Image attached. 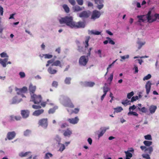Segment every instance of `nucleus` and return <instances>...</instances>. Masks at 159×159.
Masks as SVG:
<instances>
[{
    "instance_id": "nucleus-35",
    "label": "nucleus",
    "mask_w": 159,
    "mask_h": 159,
    "mask_svg": "<svg viewBox=\"0 0 159 159\" xmlns=\"http://www.w3.org/2000/svg\"><path fill=\"white\" fill-rule=\"evenodd\" d=\"M53 156L52 154L49 152H48L45 154L44 159H49L50 157H52Z\"/></svg>"
},
{
    "instance_id": "nucleus-64",
    "label": "nucleus",
    "mask_w": 159,
    "mask_h": 159,
    "mask_svg": "<svg viewBox=\"0 0 159 159\" xmlns=\"http://www.w3.org/2000/svg\"><path fill=\"white\" fill-rule=\"evenodd\" d=\"M83 47L81 46H78L77 50L80 52H82L83 51Z\"/></svg>"
},
{
    "instance_id": "nucleus-30",
    "label": "nucleus",
    "mask_w": 159,
    "mask_h": 159,
    "mask_svg": "<svg viewBox=\"0 0 159 159\" xmlns=\"http://www.w3.org/2000/svg\"><path fill=\"white\" fill-rule=\"evenodd\" d=\"M137 43L139 45L138 48L139 49L141 48L143 45H144L145 44V42H142L140 41H138Z\"/></svg>"
},
{
    "instance_id": "nucleus-23",
    "label": "nucleus",
    "mask_w": 159,
    "mask_h": 159,
    "mask_svg": "<svg viewBox=\"0 0 159 159\" xmlns=\"http://www.w3.org/2000/svg\"><path fill=\"white\" fill-rule=\"evenodd\" d=\"M48 71L49 73L51 74H54L56 73L57 72L56 70L53 69L51 67H49Z\"/></svg>"
},
{
    "instance_id": "nucleus-20",
    "label": "nucleus",
    "mask_w": 159,
    "mask_h": 159,
    "mask_svg": "<svg viewBox=\"0 0 159 159\" xmlns=\"http://www.w3.org/2000/svg\"><path fill=\"white\" fill-rule=\"evenodd\" d=\"M44 111V110L42 109L36 110L33 113V115L34 116H38L43 113Z\"/></svg>"
},
{
    "instance_id": "nucleus-47",
    "label": "nucleus",
    "mask_w": 159,
    "mask_h": 159,
    "mask_svg": "<svg viewBox=\"0 0 159 159\" xmlns=\"http://www.w3.org/2000/svg\"><path fill=\"white\" fill-rule=\"evenodd\" d=\"M145 139L146 140H152V138L151 137V136L150 134H148L144 136Z\"/></svg>"
},
{
    "instance_id": "nucleus-40",
    "label": "nucleus",
    "mask_w": 159,
    "mask_h": 159,
    "mask_svg": "<svg viewBox=\"0 0 159 159\" xmlns=\"http://www.w3.org/2000/svg\"><path fill=\"white\" fill-rule=\"evenodd\" d=\"M71 78L70 77H66L65 80V83L66 84H69L70 83Z\"/></svg>"
},
{
    "instance_id": "nucleus-61",
    "label": "nucleus",
    "mask_w": 159,
    "mask_h": 159,
    "mask_svg": "<svg viewBox=\"0 0 159 159\" xmlns=\"http://www.w3.org/2000/svg\"><path fill=\"white\" fill-rule=\"evenodd\" d=\"M113 73H112L111 74L110 77L108 78V80H110V82H111L113 79Z\"/></svg>"
},
{
    "instance_id": "nucleus-36",
    "label": "nucleus",
    "mask_w": 159,
    "mask_h": 159,
    "mask_svg": "<svg viewBox=\"0 0 159 159\" xmlns=\"http://www.w3.org/2000/svg\"><path fill=\"white\" fill-rule=\"evenodd\" d=\"M144 144L147 146H150L152 144V142L150 141L145 140L143 142Z\"/></svg>"
},
{
    "instance_id": "nucleus-34",
    "label": "nucleus",
    "mask_w": 159,
    "mask_h": 159,
    "mask_svg": "<svg viewBox=\"0 0 159 159\" xmlns=\"http://www.w3.org/2000/svg\"><path fill=\"white\" fill-rule=\"evenodd\" d=\"M83 9L82 7H80L78 6H76L74 7V11H79L83 10Z\"/></svg>"
},
{
    "instance_id": "nucleus-62",
    "label": "nucleus",
    "mask_w": 159,
    "mask_h": 159,
    "mask_svg": "<svg viewBox=\"0 0 159 159\" xmlns=\"http://www.w3.org/2000/svg\"><path fill=\"white\" fill-rule=\"evenodd\" d=\"M121 58L122 60H125V59H128L129 57V56L128 55L124 56H121L120 57Z\"/></svg>"
},
{
    "instance_id": "nucleus-19",
    "label": "nucleus",
    "mask_w": 159,
    "mask_h": 159,
    "mask_svg": "<svg viewBox=\"0 0 159 159\" xmlns=\"http://www.w3.org/2000/svg\"><path fill=\"white\" fill-rule=\"evenodd\" d=\"M157 109L156 106L152 105H151L149 107V110L150 113L152 114H153L155 113Z\"/></svg>"
},
{
    "instance_id": "nucleus-18",
    "label": "nucleus",
    "mask_w": 159,
    "mask_h": 159,
    "mask_svg": "<svg viewBox=\"0 0 159 159\" xmlns=\"http://www.w3.org/2000/svg\"><path fill=\"white\" fill-rule=\"evenodd\" d=\"M109 129V128L103 127L101 128L100 129L101 131L98 134V138H99L101 137L104 134L106 130Z\"/></svg>"
},
{
    "instance_id": "nucleus-11",
    "label": "nucleus",
    "mask_w": 159,
    "mask_h": 159,
    "mask_svg": "<svg viewBox=\"0 0 159 159\" xmlns=\"http://www.w3.org/2000/svg\"><path fill=\"white\" fill-rule=\"evenodd\" d=\"M16 135V133L15 131L8 132L7 135V138L9 140L13 139Z\"/></svg>"
},
{
    "instance_id": "nucleus-57",
    "label": "nucleus",
    "mask_w": 159,
    "mask_h": 159,
    "mask_svg": "<svg viewBox=\"0 0 159 159\" xmlns=\"http://www.w3.org/2000/svg\"><path fill=\"white\" fill-rule=\"evenodd\" d=\"M15 120L18 121L21 119V117L20 116H15Z\"/></svg>"
},
{
    "instance_id": "nucleus-5",
    "label": "nucleus",
    "mask_w": 159,
    "mask_h": 159,
    "mask_svg": "<svg viewBox=\"0 0 159 159\" xmlns=\"http://www.w3.org/2000/svg\"><path fill=\"white\" fill-rule=\"evenodd\" d=\"M151 11H149L147 15H143V16H145V18L148 20V22L149 23H152L156 21L155 18H152V16H151Z\"/></svg>"
},
{
    "instance_id": "nucleus-7",
    "label": "nucleus",
    "mask_w": 159,
    "mask_h": 159,
    "mask_svg": "<svg viewBox=\"0 0 159 159\" xmlns=\"http://www.w3.org/2000/svg\"><path fill=\"white\" fill-rule=\"evenodd\" d=\"M64 105L65 107L71 108H73L74 107L73 104L69 98H67L65 99Z\"/></svg>"
},
{
    "instance_id": "nucleus-9",
    "label": "nucleus",
    "mask_w": 159,
    "mask_h": 159,
    "mask_svg": "<svg viewBox=\"0 0 159 159\" xmlns=\"http://www.w3.org/2000/svg\"><path fill=\"white\" fill-rule=\"evenodd\" d=\"M16 90L17 91V94H20L25 93L27 91V88L26 87L24 86L21 89L16 88Z\"/></svg>"
},
{
    "instance_id": "nucleus-39",
    "label": "nucleus",
    "mask_w": 159,
    "mask_h": 159,
    "mask_svg": "<svg viewBox=\"0 0 159 159\" xmlns=\"http://www.w3.org/2000/svg\"><path fill=\"white\" fill-rule=\"evenodd\" d=\"M43 56L45 59H50L53 57L52 55L50 54H43Z\"/></svg>"
},
{
    "instance_id": "nucleus-54",
    "label": "nucleus",
    "mask_w": 159,
    "mask_h": 159,
    "mask_svg": "<svg viewBox=\"0 0 159 159\" xmlns=\"http://www.w3.org/2000/svg\"><path fill=\"white\" fill-rule=\"evenodd\" d=\"M19 74L20 75V77L22 78H24L25 76V73L23 72H20Z\"/></svg>"
},
{
    "instance_id": "nucleus-52",
    "label": "nucleus",
    "mask_w": 159,
    "mask_h": 159,
    "mask_svg": "<svg viewBox=\"0 0 159 159\" xmlns=\"http://www.w3.org/2000/svg\"><path fill=\"white\" fill-rule=\"evenodd\" d=\"M65 147L64 144H61V146L59 149V151L62 152L65 149Z\"/></svg>"
},
{
    "instance_id": "nucleus-59",
    "label": "nucleus",
    "mask_w": 159,
    "mask_h": 159,
    "mask_svg": "<svg viewBox=\"0 0 159 159\" xmlns=\"http://www.w3.org/2000/svg\"><path fill=\"white\" fill-rule=\"evenodd\" d=\"M76 1L78 4L80 5H82L83 4V0H76Z\"/></svg>"
},
{
    "instance_id": "nucleus-46",
    "label": "nucleus",
    "mask_w": 159,
    "mask_h": 159,
    "mask_svg": "<svg viewBox=\"0 0 159 159\" xmlns=\"http://www.w3.org/2000/svg\"><path fill=\"white\" fill-rule=\"evenodd\" d=\"M128 115H133L134 116H138V114H137L136 112H134L132 111H129L128 114Z\"/></svg>"
},
{
    "instance_id": "nucleus-26",
    "label": "nucleus",
    "mask_w": 159,
    "mask_h": 159,
    "mask_svg": "<svg viewBox=\"0 0 159 159\" xmlns=\"http://www.w3.org/2000/svg\"><path fill=\"white\" fill-rule=\"evenodd\" d=\"M95 84L94 82H86L85 83V85L86 86L89 87H92Z\"/></svg>"
},
{
    "instance_id": "nucleus-63",
    "label": "nucleus",
    "mask_w": 159,
    "mask_h": 159,
    "mask_svg": "<svg viewBox=\"0 0 159 159\" xmlns=\"http://www.w3.org/2000/svg\"><path fill=\"white\" fill-rule=\"evenodd\" d=\"M15 116L12 115L10 116L9 120L10 121H14L15 120Z\"/></svg>"
},
{
    "instance_id": "nucleus-53",
    "label": "nucleus",
    "mask_w": 159,
    "mask_h": 159,
    "mask_svg": "<svg viewBox=\"0 0 159 159\" xmlns=\"http://www.w3.org/2000/svg\"><path fill=\"white\" fill-rule=\"evenodd\" d=\"M68 126V125L66 123H64L62 124L61 126V128L62 129H64L66 127Z\"/></svg>"
},
{
    "instance_id": "nucleus-37",
    "label": "nucleus",
    "mask_w": 159,
    "mask_h": 159,
    "mask_svg": "<svg viewBox=\"0 0 159 159\" xmlns=\"http://www.w3.org/2000/svg\"><path fill=\"white\" fill-rule=\"evenodd\" d=\"M63 7L66 13L69 12L70 11V9L68 6L66 4H64L63 5Z\"/></svg>"
},
{
    "instance_id": "nucleus-42",
    "label": "nucleus",
    "mask_w": 159,
    "mask_h": 159,
    "mask_svg": "<svg viewBox=\"0 0 159 159\" xmlns=\"http://www.w3.org/2000/svg\"><path fill=\"white\" fill-rule=\"evenodd\" d=\"M125 154L126 157H128L131 158L132 157V154L129 152V151H125Z\"/></svg>"
},
{
    "instance_id": "nucleus-58",
    "label": "nucleus",
    "mask_w": 159,
    "mask_h": 159,
    "mask_svg": "<svg viewBox=\"0 0 159 159\" xmlns=\"http://www.w3.org/2000/svg\"><path fill=\"white\" fill-rule=\"evenodd\" d=\"M136 108V106H135L134 105H133L132 106H130L129 108V111H131V110H134Z\"/></svg>"
},
{
    "instance_id": "nucleus-6",
    "label": "nucleus",
    "mask_w": 159,
    "mask_h": 159,
    "mask_svg": "<svg viewBox=\"0 0 159 159\" xmlns=\"http://www.w3.org/2000/svg\"><path fill=\"white\" fill-rule=\"evenodd\" d=\"M90 14L91 12L89 11H84L79 14V16L81 18H87L89 17Z\"/></svg>"
},
{
    "instance_id": "nucleus-41",
    "label": "nucleus",
    "mask_w": 159,
    "mask_h": 159,
    "mask_svg": "<svg viewBox=\"0 0 159 159\" xmlns=\"http://www.w3.org/2000/svg\"><path fill=\"white\" fill-rule=\"evenodd\" d=\"M148 151V153L151 154L152 152L153 151V148L152 147H150L148 148H147L145 150V152H146V151Z\"/></svg>"
},
{
    "instance_id": "nucleus-12",
    "label": "nucleus",
    "mask_w": 159,
    "mask_h": 159,
    "mask_svg": "<svg viewBox=\"0 0 159 159\" xmlns=\"http://www.w3.org/2000/svg\"><path fill=\"white\" fill-rule=\"evenodd\" d=\"M79 120L78 116L75 117L74 118H69L68 119L67 121L71 124L75 125L78 123Z\"/></svg>"
},
{
    "instance_id": "nucleus-48",
    "label": "nucleus",
    "mask_w": 159,
    "mask_h": 159,
    "mask_svg": "<svg viewBox=\"0 0 159 159\" xmlns=\"http://www.w3.org/2000/svg\"><path fill=\"white\" fill-rule=\"evenodd\" d=\"M142 156L146 159H151L149 155L148 154H143L142 155Z\"/></svg>"
},
{
    "instance_id": "nucleus-60",
    "label": "nucleus",
    "mask_w": 159,
    "mask_h": 159,
    "mask_svg": "<svg viewBox=\"0 0 159 159\" xmlns=\"http://www.w3.org/2000/svg\"><path fill=\"white\" fill-rule=\"evenodd\" d=\"M68 1L70 4L73 6H74L76 2L75 0H68Z\"/></svg>"
},
{
    "instance_id": "nucleus-16",
    "label": "nucleus",
    "mask_w": 159,
    "mask_h": 159,
    "mask_svg": "<svg viewBox=\"0 0 159 159\" xmlns=\"http://www.w3.org/2000/svg\"><path fill=\"white\" fill-rule=\"evenodd\" d=\"M151 84H152L150 81H148L146 84L145 88L146 89V93L147 95H148L150 92Z\"/></svg>"
},
{
    "instance_id": "nucleus-10",
    "label": "nucleus",
    "mask_w": 159,
    "mask_h": 159,
    "mask_svg": "<svg viewBox=\"0 0 159 159\" xmlns=\"http://www.w3.org/2000/svg\"><path fill=\"white\" fill-rule=\"evenodd\" d=\"M94 1L95 4H98L97 7L100 10L103 7L104 0H94Z\"/></svg>"
},
{
    "instance_id": "nucleus-38",
    "label": "nucleus",
    "mask_w": 159,
    "mask_h": 159,
    "mask_svg": "<svg viewBox=\"0 0 159 159\" xmlns=\"http://www.w3.org/2000/svg\"><path fill=\"white\" fill-rule=\"evenodd\" d=\"M138 109L140 111H141L143 113H146L147 111V109L144 107H143L142 108L139 107H138Z\"/></svg>"
},
{
    "instance_id": "nucleus-25",
    "label": "nucleus",
    "mask_w": 159,
    "mask_h": 159,
    "mask_svg": "<svg viewBox=\"0 0 159 159\" xmlns=\"http://www.w3.org/2000/svg\"><path fill=\"white\" fill-rule=\"evenodd\" d=\"M101 32L97 30H91L90 31L89 34L94 35H98L101 34Z\"/></svg>"
},
{
    "instance_id": "nucleus-14",
    "label": "nucleus",
    "mask_w": 159,
    "mask_h": 159,
    "mask_svg": "<svg viewBox=\"0 0 159 159\" xmlns=\"http://www.w3.org/2000/svg\"><path fill=\"white\" fill-rule=\"evenodd\" d=\"M30 111L28 110H22L21 111V114L24 118H27L29 115Z\"/></svg>"
},
{
    "instance_id": "nucleus-45",
    "label": "nucleus",
    "mask_w": 159,
    "mask_h": 159,
    "mask_svg": "<svg viewBox=\"0 0 159 159\" xmlns=\"http://www.w3.org/2000/svg\"><path fill=\"white\" fill-rule=\"evenodd\" d=\"M106 39L109 41V43L112 45L115 44V42L113 40H112L110 38L107 37Z\"/></svg>"
},
{
    "instance_id": "nucleus-28",
    "label": "nucleus",
    "mask_w": 159,
    "mask_h": 159,
    "mask_svg": "<svg viewBox=\"0 0 159 159\" xmlns=\"http://www.w3.org/2000/svg\"><path fill=\"white\" fill-rule=\"evenodd\" d=\"M137 17L139 19V22H140V21H142V22H144L146 20V19L145 18V16H143V15L138 16Z\"/></svg>"
},
{
    "instance_id": "nucleus-32",
    "label": "nucleus",
    "mask_w": 159,
    "mask_h": 159,
    "mask_svg": "<svg viewBox=\"0 0 159 159\" xmlns=\"http://www.w3.org/2000/svg\"><path fill=\"white\" fill-rule=\"evenodd\" d=\"M31 153L30 152H26L25 153L21 152L19 154V156L21 157H25L29 153Z\"/></svg>"
},
{
    "instance_id": "nucleus-49",
    "label": "nucleus",
    "mask_w": 159,
    "mask_h": 159,
    "mask_svg": "<svg viewBox=\"0 0 159 159\" xmlns=\"http://www.w3.org/2000/svg\"><path fill=\"white\" fill-rule=\"evenodd\" d=\"M0 56L2 57H6V58H8V56L7 55L6 53L3 52L0 54Z\"/></svg>"
},
{
    "instance_id": "nucleus-4",
    "label": "nucleus",
    "mask_w": 159,
    "mask_h": 159,
    "mask_svg": "<svg viewBox=\"0 0 159 159\" xmlns=\"http://www.w3.org/2000/svg\"><path fill=\"white\" fill-rule=\"evenodd\" d=\"M38 124L39 126L45 129L48 125V120L47 118H42L39 120Z\"/></svg>"
},
{
    "instance_id": "nucleus-1",
    "label": "nucleus",
    "mask_w": 159,
    "mask_h": 159,
    "mask_svg": "<svg viewBox=\"0 0 159 159\" xmlns=\"http://www.w3.org/2000/svg\"><path fill=\"white\" fill-rule=\"evenodd\" d=\"M61 24H65L71 28H84L85 24L82 21L76 22L74 21L73 17L71 16H66L61 18L59 20Z\"/></svg>"
},
{
    "instance_id": "nucleus-8",
    "label": "nucleus",
    "mask_w": 159,
    "mask_h": 159,
    "mask_svg": "<svg viewBox=\"0 0 159 159\" xmlns=\"http://www.w3.org/2000/svg\"><path fill=\"white\" fill-rule=\"evenodd\" d=\"M101 15V14L100 11L96 10H94L93 11L91 18L93 20H95L99 18Z\"/></svg>"
},
{
    "instance_id": "nucleus-56",
    "label": "nucleus",
    "mask_w": 159,
    "mask_h": 159,
    "mask_svg": "<svg viewBox=\"0 0 159 159\" xmlns=\"http://www.w3.org/2000/svg\"><path fill=\"white\" fill-rule=\"evenodd\" d=\"M33 108L34 109H39L41 108V107L40 106H37L36 105H33L32 106Z\"/></svg>"
},
{
    "instance_id": "nucleus-27",
    "label": "nucleus",
    "mask_w": 159,
    "mask_h": 159,
    "mask_svg": "<svg viewBox=\"0 0 159 159\" xmlns=\"http://www.w3.org/2000/svg\"><path fill=\"white\" fill-rule=\"evenodd\" d=\"M67 111L68 112H70V114L73 113L77 114L79 111V109L78 108H75L74 110H71L70 111H69L68 110H67Z\"/></svg>"
},
{
    "instance_id": "nucleus-13",
    "label": "nucleus",
    "mask_w": 159,
    "mask_h": 159,
    "mask_svg": "<svg viewBox=\"0 0 159 159\" xmlns=\"http://www.w3.org/2000/svg\"><path fill=\"white\" fill-rule=\"evenodd\" d=\"M29 89L30 94L31 96L33 94H34V93L36 89V86L33 85L32 84H30L29 86Z\"/></svg>"
},
{
    "instance_id": "nucleus-17",
    "label": "nucleus",
    "mask_w": 159,
    "mask_h": 159,
    "mask_svg": "<svg viewBox=\"0 0 159 159\" xmlns=\"http://www.w3.org/2000/svg\"><path fill=\"white\" fill-rule=\"evenodd\" d=\"M85 41L83 42V43L84 44L85 48H87L89 46V42L90 39L89 36H87L85 37Z\"/></svg>"
},
{
    "instance_id": "nucleus-43",
    "label": "nucleus",
    "mask_w": 159,
    "mask_h": 159,
    "mask_svg": "<svg viewBox=\"0 0 159 159\" xmlns=\"http://www.w3.org/2000/svg\"><path fill=\"white\" fill-rule=\"evenodd\" d=\"M54 60L53 59H52L48 61H47V63L46 64V66L48 67L49 66L50 64H53L54 62Z\"/></svg>"
},
{
    "instance_id": "nucleus-2",
    "label": "nucleus",
    "mask_w": 159,
    "mask_h": 159,
    "mask_svg": "<svg viewBox=\"0 0 159 159\" xmlns=\"http://www.w3.org/2000/svg\"><path fill=\"white\" fill-rule=\"evenodd\" d=\"M31 100L30 101L33 102L34 104H39L42 100V97L41 95H37L35 94H33L31 96Z\"/></svg>"
},
{
    "instance_id": "nucleus-55",
    "label": "nucleus",
    "mask_w": 159,
    "mask_h": 159,
    "mask_svg": "<svg viewBox=\"0 0 159 159\" xmlns=\"http://www.w3.org/2000/svg\"><path fill=\"white\" fill-rule=\"evenodd\" d=\"M58 85V83L56 81H53L52 84V86L55 87H57Z\"/></svg>"
},
{
    "instance_id": "nucleus-50",
    "label": "nucleus",
    "mask_w": 159,
    "mask_h": 159,
    "mask_svg": "<svg viewBox=\"0 0 159 159\" xmlns=\"http://www.w3.org/2000/svg\"><path fill=\"white\" fill-rule=\"evenodd\" d=\"M134 92L133 91H132L128 94L127 95V98L128 99H130L131 97L134 95Z\"/></svg>"
},
{
    "instance_id": "nucleus-51",
    "label": "nucleus",
    "mask_w": 159,
    "mask_h": 159,
    "mask_svg": "<svg viewBox=\"0 0 159 159\" xmlns=\"http://www.w3.org/2000/svg\"><path fill=\"white\" fill-rule=\"evenodd\" d=\"M151 77V75L150 74H148L147 76H145L143 78V80H147L150 79Z\"/></svg>"
},
{
    "instance_id": "nucleus-3",
    "label": "nucleus",
    "mask_w": 159,
    "mask_h": 159,
    "mask_svg": "<svg viewBox=\"0 0 159 159\" xmlns=\"http://www.w3.org/2000/svg\"><path fill=\"white\" fill-rule=\"evenodd\" d=\"M88 56L84 55L81 56L79 58V63L82 66H85L89 61Z\"/></svg>"
},
{
    "instance_id": "nucleus-21",
    "label": "nucleus",
    "mask_w": 159,
    "mask_h": 159,
    "mask_svg": "<svg viewBox=\"0 0 159 159\" xmlns=\"http://www.w3.org/2000/svg\"><path fill=\"white\" fill-rule=\"evenodd\" d=\"M72 134V131L69 128H67L66 130L64 131L63 135L65 136L70 137Z\"/></svg>"
},
{
    "instance_id": "nucleus-24",
    "label": "nucleus",
    "mask_w": 159,
    "mask_h": 159,
    "mask_svg": "<svg viewBox=\"0 0 159 159\" xmlns=\"http://www.w3.org/2000/svg\"><path fill=\"white\" fill-rule=\"evenodd\" d=\"M51 66H59L60 67H61V61L59 60H57L55 61H54V62L53 64L51 65Z\"/></svg>"
},
{
    "instance_id": "nucleus-29",
    "label": "nucleus",
    "mask_w": 159,
    "mask_h": 159,
    "mask_svg": "<svg viewBox=\"0 0 159 159\" xmlns=\"http://www.w3.org/2000/svg\"><path fill=\"white\" fill-rule=\"evenodd\" d=\"M115 111H114V113L115 112L116 113L120 112L122 111L123 110L122 108L121 107H119L116 108H114Z\"/></svg>"
},
{
    "instance_id": "nucleus-22",
    "label": "nucleus",
    "mask_w": 159,
    "mask_h": 159,
    "mask_svg": "<svg viewBox=\"0 0 159 159\" xmlns=\"http://www.w3.org/2000/svg\"><path fill=\"white\" fill-rule=\"evenodd\" d=\"M8 60V58H5L3 59L0 58V64L2 65L3 67H5L7 66L6 62H7Z\"/></svg>"
},
{
    "instance_id": "nucleus-31",
    "label": "nucleus",
    "mask_w": 159,
    "mask_h": 159,
    "mask_svg": "<svg viewBox=\"0 0 159 159\" xmlns=\"http://www.w3.org/2000/svg\"><path fill=\"white\" fill-rule=\"evenodd\" d=\"M57 109V107H54L52 108H50L48 110V113L49 114H53L55 112L56 110Z\"/></svg>"
},
{
    "instance_id": "nucleus-15",
    "label": "nucleus",
    "mask_w": 159,
    "mask_h": 159,
    "mask_svg": "<svg viewBox=\"0 0 159 159\" xmlns=\"http://www.w3.org/2000/svg\"><path fill=\"white\" fill-rule=\"evenodd\" d=\"M103 90L104 92V94L101 97V100L102 101L105 96H106L107 93L109 90V89L107 86H104L103 87Z\"/></svg>"
},
{
    "instance_id": "nucleus-44",
    "label": "nucleus",
    "mask_w": 159,
    "mask_h": 159,
    "mask_svg": "<svg viewBox=\"0 0 159 159\" xmlns=\"http://www.w3.org/2000/svg\"><path fill=\"white\" fill-rule=\"evenodd\" d=\"M48 101H49V100L47 99L46 102H42L41 103V105L43 107H44L45 106L46 104H50V105L52 104V103H49Z\"/></svg>"
},
{
    "instance_id": "nucleus-33",
    "label": "nucleus",
    "mask_w": 159,
    "mask_h": 159,
    "mask_svg": "<svg viewBox=\"0 0 159 159\" xmlns=\"http://www.w3.org/2000/svg\"><path fill=\"white\" fill-rule=\"evenodd\" d=\"M31 133V131L30 129H26L24 132V134L25 136H29Z\"/></svg>"
}]
</instances>
